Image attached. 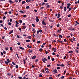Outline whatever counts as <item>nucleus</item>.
Listing matches in <instances>:
<instances>
[{
	"label": "nucleus",
	"mask_w": 79,
	"mask_h": 79,
	"mask_svg": "<svg viewBox=\"0 0 79 79\" xmlns=\"http://www.w3.org/2000/svg\"><path fill=\"white\" fill-rule=\"evenodd\" d=\"M3 53H4V54H6V52H5V51H3Z\"/></svg>",
	"instance_id": "nucleus-38"
},
{
	"label": "nucleus",
	"mask_w": 79,
	"mask_h": 79,
	"mask_svg": "<svg viewBox=\"0 0 79 79\" xmlns=\"http://www.w3.org/2000/svg\"><path fill=\"white\" fill-rule=\"evenodd\" d=\"M59 37H61V38H62L63 37V36L61 35H59Z\"/></svg>",
	"instance_id": "nucleus-62"
},
{
	"label": "nucleus",
	"mask_w": 79,
	"mask_h": 79,
	"mask_svg": "<svg viewBox=\"0 0 79 79\" xmlns=\"http://www.w3.org/2000/svg\"><path fill=\"white\" fill-rule=\"evenodd\" d=\"M29 8H30V7H29V6H27L26 7V8L27 9H29Z\"/></svg>",
	"instance_id": "nucleus-40"
},
{
	"label": "nucleus",
	"mask_w": 79,
	"mask_h": 79,
	"mask_svg": "<svg viewBox=\"0 0 79 79\" xmlns=\"http://www.w3.org/2000/svg\"><path fill=\"white\" fill-rule=\"evenodd\" d=\"M27 38H28V39H31V36H28Z\"/></svg>",
	"instance_id": "nucleus-23"
},
{
	"label": "nucleus",
	"mask_w": 79,
	"mask_h": 79,
	"mask_svg": "<svg viewBox=\"0 0 79 79\" xmlns=\"http://www.w3.org/2000/svg\"><path fill=\"white\" fill-rule=\"evenodd\" d=\"M69 10L68 11V12H69V11H71V10H72V8H71V7H69Z\"/></svg>",
	"instance_id": "nucleus-13"
},
{
	"label": "nucleus",
	"mask_w": 79,
	"mask_h": 79,
	"mask_svg": "<svg viewBox=\"0 0 79 79\" xmlns=\"http://www.w3.org/2000/svg\"><path fill=\"white\" fill-rule=\"evenodd\" d=\"M8 2L9 3H10V4H12V3H14V2L12 1L11 0H9Z\"/></svg>",
	"instance_id": "nucleus-4"
},
{
	"label": "nucleus",
	"mask_w": 79,
	"mask_h": 79,
	"mask_svg": "<svg viewBox=\"0 0 79 79\" xmlns=\"http://www.w3.org/2000/svg\"><path fill=\"white\" fill-rule=\"evenodd\" d=\"M32 31H33V32H34V34H35V28H33V30H32Z\"/></svg>",
	"instance_id": "nucleus-7"
},
{
	"label": "nucleus",
	"mask_w": 79,
	"mask_h": 79,
	"mask_svg": "<svg viewBox=\"0 0 79 79\" xmlns=\"http://www.w3.org/2000/svg\"><path fill=\"white\" fill-rule=\"evenodd\" d=\"M32 25L33 27H35V24H34V23H32Z\"/></svg>",
	"instance_id": "nucleus-35"
},
{
	"label": "nucleus",
	"mask_w": 79,
	"mask_h": 79,
	"mask_svg": "<svg viewBox=\"0 0 79 79\" xmlns=\"http://www.w3.org/2000/svg\"><path fill=\"white\" fill-rule=\"evenodd\" d=\"M50 7V6L49 5H48L46 7V8H48Z\"/></svg>",
	"instance_id": "nucleus-33"
},
{
	"label": "nucleus",
	"mask_w": 79,
	"mask_h": 79,
	"mask_svg": "<svg viewBox=\"0 0 79 79\" xmlns=\"http://www.w3.org/2000/svg\"><path fill=\"white\" fill-rule=\"evenodd\" d=\"M54 73H58V71H57V70H56V69H55Z\"/></svg>",
	"instance_id": "nucleus-16"
},
{
	"label": "nucleus",
	"mask_w": 79,
	"mask_h": 79,
	"mask_svg": "<svg viewBox=\"0 0 79 79\" xmlns=\"http://www.w3.org/2000/svg\"><path fill=\"white\" fill-rule=\"evenodd\" d=\"M15 68H18V65H16V66H15Z\"/></svg>",
	"instance_id": "nucleus-58"
},
{
	"label": "nucleus",
	"mask_w": 79,
	"mask_h": 79,
	"mask_svg": "<svg viewBox=\"0 0 79 79\" xmlns=\"http://www.w3.org/2000/svg\"><path fill=\"white\" fill-rule=\"evenodd\" d=\"M42 61H43V62L44 63H45V61H47V58L44 57V58L42 59Z\"/></svg>",
	"instance_id": "nucleus-1"
},
{
	"label": "nucleus",
	"mask_w": 79,
	"mask_h": 79,
	"mask_svg": "<svg viewBox=\"0 0 79 79\" xmlns=\"http://www.w3.org/2000/svg\"><path fill=\"white\" fill-rule=\"evenodd\" d=\"M42 74H40L39 75V77H42Z\"/></svg>",
	"instance_id": "nucleus-43"
},
{
	"label": "nucleus",
	"mask_w": 79,
	"mask_h": 79,
	"mask_svg": "<svg viewBox=\"0 0 79 79\" xmlns=\"http://www.w3.org/2000/svg\"><path fill=\"white\" fill-rule=\"evenodd\" d=\"M27 47H28V48H31V46L29 45H27Z\"/></svg>",
	"instance_id": "nucleus-31"
},
{
	"label": "nucleus",
	"mask_w": 79,
	"mask_h": 79,
	"mask_svg": "<svg viewBox=\"0 0 79 79\" xmlns=\"http://www.w3.org/2000/svg\"><path fill=\"white\" fill-rule=\"evenodd\" d=\"M39 32H42V31L41 30H40L39 31Z\"/></svg>",
	"instance_id": "nucleus-61"
},
{
	"label": "nucleus",
	"mask_w": 79,
	"mask_h": 79,
	"mask_svg": "<svg viewBox=\"0 0 79 79\" xmlns=\"http://www.w3.org/2000/svg\"><path fill=\"white\" fill-rule=\"evenodd\" d=\"M13 32V30H11L9 33V34H12Z\"/></svg>",
	"instance_id": "nucleus-10"
},
{
	"label": "nucleus",
	"mask_w": 79,
	"mask_h": 79,
	"mask_svg": "<svg viewBox=\"0 0 79 79\" xmlns=\"http://www.w3.org/2000/svg\"><path fill=\"white\" fill-rule=\"evenodd\" d=\"M26 78V77L24 76V77L22 78V79H25Z\"/></svg>",
	"instance_id": "nucleus-64"
},
{
	"label": "nucleus",
	"mask_w": 79,
	"mask_h": 79,
	"mask_svg": "<svg viewBox=\"0 0 79 79\" xmlns=\"http://www.w3.org/2000/svg\"><path fill=\"white\" fill-rule=\"evenodd\" d=\"M10 50L11 51H12V50H13V48L11 47H10Z\"/></svg>",
	"instance_id": "nucleus-48"
},
{
	"label": "nucleus",
	"mask_w": 79,
	"mask_h": 79,
	"mask_svg": "<svg viewBox=\"0 0 79 79\" xmlns=\"http://www.w3.org/2000/svg\"><path fill=\"white\" fill-rule=\"evenodd\" d=\"M75 23L77 24H79V22L77 21H75Z\"/></svg>",
	"instance_id": "nucleus-30"
},
{
	"label": "nucleus",
	"mask_w": 79,
	"mask_h": 79,
	"mask_svg": "<svg viewBox=\"0 0 79 79\" xmlns=\"http://www.w3.org/2000/svg\"><path fill=\"white\" fill-rule=\"evenodd\" d=\"M18 79H23V78H22V77H18Z\"/></svg>",
	"instance_id": "nucleus-53"
},
{
	"label": "nucleus",
	"mask_w": 79,
	"mask_h": 79,
	"mask_svg": "<svg viewBox=\"0 0 79 79\" xmlns=\"http://www.w3.org/2000/svg\"><path fill=\"white\" fill-rule=\"evenodd\" d=\"M24 3H25V1H23L22 2V4H24Z\"/></svg>",
	"instance_id": "nucleus-37"
},
{
	"label": "nucleus",
	"mask_w": 79,
	"mask_h": 79,
	"mask_svg": "<svg viewBox=\"0 0 79 79\" xmlns=\"http://www.w3.org/2000/svg\"><path fill=\"white\" fill-rule=\"evenodd\" d=\"M54 52H56V48H54Z\"/></svg>",
	"instance_id": "nucleus-15"
},
{
	"label": "nucleus",
	"mask_w": 79,
	"mask_h": 79,
	"mask_svg": "<svg viewBox=\"0 0 79 79\" xmlns=\"http://www.w3.org/2000/svg\"><path fill=\"white\" fill-rule=\"evenodd\" d=\"M19 12H20V13H24V11H23V10H20L19 11Z\"/></svg>",
	"instance_id": "nucleus-19"
},
{
	"label": "nucleus",
	"mask_w": 79,
	"mask_h": 79,
	"mask_svg": "<svg viewBox=\"0 0 79 79\" xmlns=\"http://www.w3.org/2000/svg\"><path fill=\"white\" fill-rule=\"evenodd\" d=\"M5 18H6V17L5 16H4L3 18H2V19H5Z\"/></svg>",
	"instance_id": "nucleus-39"
},
{
	"label": "nucleus",
	"mask_w": 79,
	"mask_h": 79,
	"mask_svg": "<svg viewBox=\"0 0 79 79\" xmlns=\"http://www.w3.org/2000/svg\"><path fill=\"white\" fill-rule=\"evenodd\" d=\"M32 50H30L28 52V53H32Z\"/></svg>",
	"instance_id": "nucleus-24"
},
{
	"label": "nucleus",
	"mask_w": 79,
	"mask_h": 79,
	"mask_svg": "<svg viewBox=\"0 0 79 79\" xmlns=\"http://www.w3.org/2000/svg\"><path fill=\"white\" fill-rule=\"evenodd\" d=\"M60 74H59L58 75H57L56 76V77H59V76H60Z\"/></svg>",
	"instance_id": "nucleus-25"
},
{
	"label": "nucleus",
	"mask_w": 79,
	"mask_h": 79,
	"mask_svg": "<svg viewBox=\"0 0 79 79\" xmlns=\"http://www.w3.org/2000/svg\"><path fill=\"white\" fill-rule=\"evenodd\" d=\"M73 28V27L71 26L68 28V30H72V29Z\"/></svg>",
	"instance_id": "nucleus-8"
},
{
	"label": "nucleus",
	"mask_w": 79,
	"mask_h": 79,
	"mask_svg": "<svg viewBox=\"0 0 79 79\" xmlns=\"http://www.w3.org/2000/svg\"><path fill=\"white\" fill-rule=\"evenodd\" d=\"M8 25H11V23H10V22H9V23H8Z\"/></svg>",
	"instance_id": "nucleus-47"
},
{
	"label": "nucleus",
	"mask_w": 79,
	"mask_h": 79,
	"mask_svg": "<svg viewBox=\"0 0 79 79\" xmlns=\"http://www.w3.org/2000/svg\"><path fill=\"white\" fill-rule=\"evenodd\" d=\"M66 70H65L64 72V74H66Z\"/></svg>",
	"instance_id": "nucleus-52"
},
{
	"label": "nucleus",
	"mask_w": 79,
	"mask_h": 79,
	"mask_svg": "<svg viewBox=\"0 0 79 79\" xmlns=\"http://www.w3.org/2000/svg\"><path fill=\"white\" fill-rule=\"evenodd\" d=\"M52 61H54V58H52Z\"/></svg>",
	"instance_id": "nucleus-59"
},
{
	"label": "nucleus",
	"mask_w": 79,
	"mask_h": 79,
	"mask_svg": "<svg viewBox=\"0 0 79 79\" xmlns=\"http://www.w3.org/2000/svg\"><path fill=\"white\" fill-rule=\"evenodd\" d=\"M5 64H6L7 65H8V62L6 61H5Z\"/></svg>",
	"instance_id": "nucleus-14"
},
{
	"label": "nucleus",
	"mask_w": 79,
	"mask_h": 79,
	"mask_svg": "<svg viewBox=\"0 0 79 79\" xmlns=\"http://www.w3.org/2000/svg\"><path fill=\"white\" fill-rule=\"evenodd\" d=\"M58 16H57V18H60V16H61V15H60V13H58L57 14Z\"/></svg>",
	"instance_id": "nucleus-6"
},
{
	"label": "nucleus",
	"mask_w": 79,
	"mask_h": 79,
	"mask_svg": "<svg viewBox=\"0 0 79 79\" xmlns=\"http://www.w3.org/2000/svg\"><path fill=\"white\" fill-rule=\"evenodd\" d=\"M67 9H69V7H70V6H71V4L70 3H67Z\"/></svg>",
	"instance_id": "nucleus-2"
},
{
	"label": "nucleus",
	"mask_w": 79,
	"mask_h": 79,
	"mask_svg": "<svg viewBox=\"0 0 79 79\" xmlns=\"http://www.w3.org/2000/svg\"><path fill=\"white\" fill-rule=\"evenodd\" d=\"M50 71L48 70H47L46 72V73H47V74H48L49 73Z\"/></svg>",
	"instance_id": "nucleus-20"
},
{
	"label": "nucleus",
	"mask_w": 79,
	"mask_h": 79,
	"mask_svg": "<svg viewBox=\"0 0 79 79\" xmlns=\"http://www.w3.org/2000/svg\"><path fill=\"white\" fill-rule=\"evenodd\" d=\"M73 41H76V39H75V38L74 37H73Z\"/></svg>",
	"instance_id": "nucleus-21"
},
{
	"label": "nucleus",
	"mask_w": 79,
	"mask_h": 79,
	"mask_svg": "<svg viewBox=\"0 0 79 79\" xmlns=\"http://www.w3.org/2000/svg\"><path fill=\"white\" fill-rule=\"evenodd\" d=\"M18 26H19V25H18L17 24H16L15 25V27H18Z\"/></svg>",
	"instance_id": "nucleus-54"
},
{
	"label": "nucleus",
	"mask_w": 79,
	"mask_h": 79,
	"mask_svg": "<svg viewBox=\"0 0 79 79\" xmlns=\"http://www.w3.org/2000/svg\"><path fill=\"white\" fill-rule=\"evenodd\" d=\"M64 64H62L61 65H60V66H61L62 67H64Z\"/></svg>",
	"instance_id": "nucleus-36"
},
{
	"label": "nucleus",
	"mask_w": 79,
	"mask_h": 79,
	"mask_svg": "<svg viewBox=\"0 0 79 79\" xmlns=\"http://www.w3.org/2000/svg\"><path fill=\"white\" fill-rule=\"evenodd\" d=\"M42 72L43 73H45V71L44 70H42Z\"/></svg>",
	"instance_id": "nucleus-60"
},
{
	"label": "nucleus",
	"mask_w": 79,
	"mask_h": 79,
	"mask_svg": "<svg viewBox=\"0 0 79 79\" xmlns=\"http://www.w3.org/2000/svg\"><path fill=\"white\" fill-rule=\"evenodd\" d=\"M23 62L24 64H26V61H25V59H23Z\"/></svg>",
	"instance_id": "nucleus-27"
},
{
	"label": "nucleus",
	"mask_w": 79,
	"mask_h": 79,
	"mask_svg": "<svg viewBox=\"0 0 79 79\" xmlns=\"http://www.w3.org/2000/svg\"><path fill=\"white\" fill-rule=\"evenodd\" d=\"M26 42H30V40H26Z\"/></svg>",
	"instance_id": "nucleus-34"
},
{
	"label": "nucleus",
	"mask_w": 79,
	"mask_h": 79,
	"mask_svg": "<svg viewBox=\"0 0 79 79\" xmlns=\"http://www.w3.org/2000/svg\"><path fill=\"white\" fill-rule=\"evenodd\" d=\"M73 52L71 51H70L68 52L69 53H73Z\"/></svg>",
	"instance_id": "nucleus-26"
},
{
	"label": "nucleus",
	"mask_w": 79,
	"mask_h": 79,
	"mask_svg": "<svg viewBox=\"0 0 79 79\" xmlns=\"http://www.w3.org/2000/svg\"><path fill=\"white\" fill-rule=\"evenodd\" d=\"M7 75L8 76H11V74L10 73H7Z\"/></svg>",
	"instance_id": "nucleus-28"
},
{
	"label": "nucleus",
	"mask_w": 79,
	"mask_h": 79,
	"mask_svg": "<svg viewBox=\"0 0 79 79\" xmlns=\"http://www.w3.org/2000/svg\"><path fill=\"white\" fill-rule=\"evenodd\" d=\"M22 22H23V21L21 20H19V23L20 24H21L22 23Z\"/></svg>",
	"instance_id": "nucleus-18"
},
{
	"label": "nucleus",
	"mask_w": 79,
	"mask_h": 79,
	"mask_svg": "<svg viewBox=\"0 0 79 79\" xmlns=\"http://www.w3.org/2000/svg\"><path fill=\"white\" fill-rule=\"evenodd\" d=\"M57 69H60V67H57Z\"/></svg>",
	"instance_id": "nucleus-55"
},
{
	"label": "nucleus",
	"mask_w": 79,
	"mask_h": 79,
	"mask_svg": "<svg viewBox=\"0 0 79 79\" xmlns=\"http://www.w3.org/2000/svg\"><path fill=\"white\" fill-rule=\"evenodd\" d=\"M51 44H49V45H48V46L49 47V49H50L51 48Z\"/></svg>",
	"instance_id": "nucleus-46"
},
{
	"label": "nucleus",
	"mask_w": 79,
	"mask_h": 79,
	"mask_svg": "<svg viewBox=\"0 0 79 79\" xmlns=\"http://www.w3.org/2000/svg\"><path fill=\"white\" fill-rule=\"evenodd\" d=\"M60 26V24H59V23H58V24L57 25V27H58Z\"/></svg>",
	"instance_id": "nucleus-45"
},
{
	"label": "nucleus",
	"mask_w": 79,
	"mask_h": 79,
	"mask_svg": "<svg viewBox=\"0 0 79 79\" xmlns=\"http://www.w3.org/2000/svg\"><path fill=\"white\" fill-rule=\"evenodd\" d=\"M36 22H38L39 21V18L38 17V16H36Z\"/></svg>",
	"instance_id": "nucleus-5"
},
{
	"label": "nucleus",
	"mask_w": 79,
	"mask_h": 79,
	"mask_svg": "<svg viewBox=\"0 0 79 79\" xmlns=\"http://www.w3.org/2000/svg\"><path fill=\"white\" fill-rule=\"evenodd\" d=\"M7 62H8V63H10V59H7Z\"/></svg>",
	"instance_id": "nucleus-57"
},
{
	"label": "nucleus",
	"mask_w": 79,
	"mask_h": 79,
	"mask_svg": "<svg viewBox=\"0 0 79 79\" xmlns=\"http://www.w3.org/2000/svg\"><path fill=\"white\" fill-rule=\"evenodd\" d=\"M15 23H16V24H19V23L17 21H15Z\"/></svg>",
	"instance_id": "nucleus-56"
},
{
	"label": "nucleus",
	"mask_w": 79,
	"mask_h": 79,
	"mask_svg": "<svg viewBox=\"0 0 79 79\" xmlns=\"http://www.w3.org/2000/svg\"><path fill=\"white\" fill-rule=\"evenodd\" d=\"M70 42H72V43H73V40H72V39H70Z\"/></svg>",
	"instance_id": "nucleus-49"
},
{
	"label": "nucleus",
	"mask_w": 79,
	"mask_h": 79,
	"mask_svg": "<svg viewBox=\"0 0 79 79\" xmlns=\"http://www.w3.org/2000/svg\"><path fill=\"white\" fill-rule=\"evenodd\" d=\"M17 38H18V39H20V37H19V35H17Z\"/></svg>",
	"instance_id": "nucleus-51"
},
{
	"label": "nucleus",
	"mask_w": 79,
	"mask_h": 79,
	"mask_svg": "<svg viewBox=\"0 0 79 79\" xmlns=\"http://www.w3.org/2000/svg\"><path fill=\"white\" fill-rule=\"evenodd\" d=\"M6 50H8L9 49L8 47L5 48Z\"/></svg>",
	"instance_id": "nucleus-41"
},
{
	"label": "nucleus",
	"mask_w": 79,
	"mask_h": 79,
	"mask_svg": "<svg viewBox=\"0 0 79 79\" xmlns=\"http://www.w3.org/2000/svg\"><path fill=\"white\" fill-rule=\"evenodd\" d=\"M42 24H43V25H46L47 24V23H45V22H44V20H43L42 21Z\"/></svg>",
	"instance_id": "nucleus-3"
},
{
	"label": "nucleus",
	"mask_w": 79,
	"mask_h": 79,
	"mask_svg": "<svg viewBox=\"0 0 79 79\" xmlns=\"http://www.w3.org/2000/svg\"><path fill=\"white\" fill-rule=\"evenodd\" d=\"M49 21H50V22H51V23H53V21L52 20L49 19Z\"/></svg>",
	"instance_id": "nucleus-29"
},
{
	"label": "nucleus",
	"mask_w": 79,
	"mask_h": 79,
	"mask_svg": "<svg viewBox=\"0 0 79 79\" xmlns=\"http://www.w3.org/2000/svg\"><path fill=\"white\" fill-rule=\"evenodd\" d=\"M66 7H64V11H66Z\"/></svg>",
	"instance_id": "nucleus-17"
},
{
	"label": "nucleus",
	"mask_w": 79,
	"mask_h": 79,
	"mask_svg": "<svg viewBox=\"0 0 79 79\" xmlns=\"http://www.w3.org/2000/svg\"><path fill=\"white\" fill-rule=\"evenodd\" d=\"M16 55H17L18 58H19V56H18V53H17V52H16Z\"/></svg>",
	"instance_id": "nucleus-44"
},
{
	"label": "nucleus",
	"mask_w": 79,
	"mask_h": 79,
	"mask_svg": "<svg viewBox=\"0 0 79 79\" xmlns=\"http://www.w3.org/2000/svg\"><path fill=\"white\" fill-rule=\"evenodd\" d=\"M64 76L60 77V78L61 79H64Z\"/></svg>",
	"instance_id": "nucleus-22"
},
{
	"label": "nucleus",
	"mask_w": 79,
	"mask_h": 79,
	"mask_svg": "<svg viewBox=\"0 0 79 79\" xmlns=\"http://www.w3.org/2000/svg\"><path fill=\"white\" fill-rule=\"evenodd\" d=\"M12 63L13 64V65H16V64H15V62H12Z\"/></svg>",
	"instance_id": "nucleus-42"
},
{
	"label": "nucleus",
	"mask_w": 79,
	"mask_h": 79,
	"mask_svg": "<svg viewBox=\"0 0 79 79\" xmlns=\"http://www.w3.org/2000/svg\"><path fill=\"white\" fill-rule=\"evenodd\" d=\"M19 48H20V49H21V50H24V48L22 47H20Z\"/></svg>",
	"instance_id": "nucleus-11"
},
{
	"label": "nucleus",
	"mask_w": 79,
	"mask_h": 79,
	"mask_svg": "<svg viewBox=\"0 0 79 79\" xmlns=\"http://www.w3.org/2000/svg\"><path fill=\"white\" fill-rule=\"evenodd\" d=\"M53 36H55V37H58V35H56L55 34H53Z\"/></svg>",
	"instance_id": "nucleus-12"
},
{
	"label": "nucleus",
	"mask_w": 79,
	"mask_h": 79,
	"mask_svg": "<svg viewBox=\"0 0 79 79\" xmlns=\"http://www.w3.org/2000/svg\"><path fill=\"white\" fill-rule=\"evenodd\" d=\"M56 32L57 33L58 32H59V33H60V30H58L57 31H56Z\"/></svg>",
	"instance_id": "nucleus-50"
},
{
	"label": "nucleus",
	"mask_w": 79,
	"mask_h": 79,
	"mask_svg": "<svg viewBox=\"0 0 79 79\" xmlns=\"http://www.w3.org/2000/svg\"><path fill=\"white\" fill-rule=\"evenodd\" d=\"M26 26H24L23 28H22V29H26Z\"/></svg>",
	"instance_id": "nucleus-32"
},
{
	"label": "nucleus",
	"mask_w": 79,
	"mask_h": 79,
	"mask_svg": "<svg viewBox=\"0 0 79 79\" xmlns=\"http://www.w3.org/2000/svg\"><path fill=\"white\" fill-rule=\"evenodd\" d=\"M36 58V56H34L31 57V59H35Z\"/></svg>",
	"instance_id": "nucleus-9"
},
{
	"label": "nucleus",
	"mask_w": 79,
	"mask_h": 79,
	"mask_svg": "<svg viewBox=\"0 0 79 79\" xmlns=\"http://www.w3.org/2000/svg\"><path fill=\"white\" fill-rule=\"evenodd\" d=\"M40 41H37V44H40Z\"/></svg>",
	"instance_id": "nucleus-63"
}]
</instances>
